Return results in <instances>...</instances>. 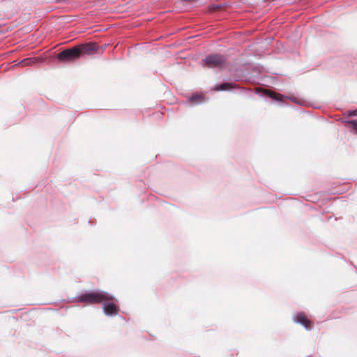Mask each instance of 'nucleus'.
Here are the masks:
<instances>
[{
    "mask_svg": "<svg viewBox=\"0 0 357 357\" xmlns=\"http://www.w3.org/2000/svg\"><path fill=\"white\" fill-rule=\"evenodd\" d=\"M75 299L78 302H88L90 303L104 302L102 305L103 312L108 317L116 316L119 310V306L114 302L116 300L115 298L104 291H84L77 294Z\"/></svg>",
    "mask_w": 357,
    "mask_h": 357,
    "instance_id": "obj_1",
    "label": "nucleus"
},
{
    "mask_svg": "<svg viewBox=\"0 0 357 357\" xmlns=\"http://www.w3.org/2000/svg\"><path fill=\"white\" fill-rule=\"evenodd\" d=\"M99 47L95 43H88L61 51L56 58L61 61H70L79 59L84 54L96 53Z\"/></svg>",
    "mask_w": 357,
    "mask_h": 357,
    "instance_id": "obj_2",
    "label": "nucleus"
},
{
    "mask_svg": "<svg viewBox=\"0 0 357 357\" xmlns=\"http://www.w3.org/2000/svg\"><path fill=\"white\" fill-rule=\"evenodd\" d=\"M227 61V57L220 54H211L207 55L202 61L204 66L208 68H222Z\"/></svg>",
    "mask_w": 357,
    "mask_h": 357,
    "instance_id": "obj_3",
    "label": "nucleus"
},
{
    "mask_svg": "<svg viewBox=\"0 0 357 357\" xmlns=\"http://www.w3.org/2000/svg\"><path fill=\"white\" fill-rule=\"evenodd\" d=\"M294 321L296 323L303 326L306 330H311V327L310 326V321L306 317L303 312L298 313L294 316Z\"/></svg>",
    "mask_w": 357,
    "mask_h": 357,
    "instance_id": "obj_4",
    "label": "nucleus"
},
{
    "mask_svg": "<svg viewBox=\"0 0 357 357\" xmlns=\"http://www.w3.org/2000/svg\"><path fill=\"white\" fill-rule=\"evenodd\" d=\"M266 95L270 97L272 100L282 102L284 98H289L292 102H296L298 105H301V103L297 100L296 98L292 97L290 98L289 96H284L282 94H277L275 93L273 91H268L266 92Z\"/></svg>",
    "mask_w": 357,
    "mask_h": 357,
    "instance_id": "obj_5",
    "label": "nucleus"
},
{
    "mask_svg": "<svg viewBox=\"0 0 357 357\" xmlns=\"http://www.w3.org/2000/svg\"><path fill=\"white\" fill-rule=\"evenodd\" d=\"M234 87V84L229 82H224L217 84L214 86L213 89L217 91H225L232 89Z\"/></svg>",
    "mask_w": 357,
    "mask_h": 357,
    "instance_id": "obj_6",
    "label": "nucleus"
},
{
    "mask_svg": "<svg viewBox=\"0 0 357 357\" xmlns=\"http://www.w3.org/2000/svg\"><path fill=\"white\" fill-rule=\"evenodd\" d=\"M188 101L192 105H197L204 102V96L198 93H194L188 98Z\"/></svg>",
    "mask_w": 357,
    "mask_h": 357,
    "instance_id": "obj_7",
    "label": "nucleus"
},
{
    "mask_svg": "<svg viewBox=\"0 0 357 357\" xmlns=\"http://www.w3.org/2000/svg\"><path fill=\"white\" fill-rule=\"evenodd\" d=\"M346 123L349 124L350 127L357 132V121L356 120H348Z\"/></svg>",
    "mask_w": 357,
    "mask_h": 357,
    "instance_id": "obj_8",
    "label": "nucleus"
},
{
    "mask_svg": "<svg viewBox=\"0 0 357 357\" xmlns=\"http://www.w3.org/2000/svg\"><path fill=\"white\" fill-rule=\"evenodd\" d=\"M33 63L32 58H26L20 62L22 66H30Z\"/></svg>",
    "mask_w": 357,
    "mask_h": 357,
    "instance_id": "obj_9",
    "label": "nucleus"
},
{
    "mask_svg": "<svg viewBox=\"0 0 357 357\" xmlns=\"http://www.w3.org/2000/svg\"><path fill=\"white\" fill-rule=\"evenodd\" d=\"M347 115L349 116H357V109L347 110Z\"/></svg>",
    "mask_w": 357,
    "mask_h": 357,
    "instance_id": "obj_10",
    "label": "nucleus"
},
{
    "mask_svg": "<svg viewBox=\"0 0 357 357\" xmlns=\"http://www.w3.org/2000/svg\"><path fill=\"white\" fill-rule=\"evenodd\" d=\"M107 47V45L102 47V50H105Z\"/></svg>",
    "mask_w": 357,
    "mask_h": 357,
    "instance_id": "obj_11",
    "label": "nucleus"
},
{
    "mask_svg": "<svg viewBox=\"0 0 357 357\" xmlns=\"http://www.w3.org/2000/svg\"><path fill=\"white\" fill-rule=\"evenodd\" d=\"M220 6H216L215 8H220Z\"/></svg>",
    "mask_w": 357,
    "mask_h": 357,
    "instance_id": "obj_12",
    "label": "nucleus"
}]
</instances>
